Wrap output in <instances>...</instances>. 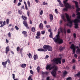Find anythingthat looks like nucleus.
<instances>
[{"instance_id": "nucleus-12", "label": "nucleus", "mask_w": 80, "mask_h": 80, "mask_svg": "<svg viewBox=\"0 0 80 80\" xmlns=\"http://www.w3.org/2000/svg\"><path fill=\"white\" fill-rule=\"evenodd\" d=\"M27 32L25 31H23L22 32V33L24 35V37H27Z\"/></svg>"}, {"instance_id": "nucleus-16", "label": "nucleus", "mask_w": 80, "mask_h": 80, "mask_svg": "<svg viewBox=\"0 0 80 80\" xmlns=\"http://www.w3.org/2000/svg\"><path fill=\"white\" fill-rule=\"evenodd\" d=\"M59 49L60 52H62V51H63L64 49V48L62 47V46H61L59 47Z\"/></svg>"}, {"instance_id": "nucleus-43", "label": "nucleus", "mask_w": 80, "mask_h": 80, "mask_svg": "<svg viewBox=\"0 0 80 80\" xmlns=\"http://www.w3.org/2000/svg\"><path fill=\"white\" fill-rule=\"evenodd\" d=\"M6 23L7 24H8V23H9V19H7V20H6Z\"/></svg>"}, {"instance_id": "nucleus-18", "label": "nucleus", "mask_w": 80, "mask_h": 80, "mask_svg": "<svg viewBox=\"0 0 80 80\" xmlns=\"http://www.w3.org/2000/svg\"><path fill=\"white\" fill-rule=\"evenodd\" d=\"M22 18H23V19L24 21H26L27 19V18L25 16H24L23 15H22L21 17Z\"/></svg>"}, {"instance_id": "nucleus-24", "label": "nucleus", "mask_w": 80, "mask_h": 80, "mask_svg": "<svg viewBox=\"0 0 80 80\" xmlns=\"http://www.w3.org/2000/svg\"><path fill=\"white\" fill-rule=\"evenodd\" d=\"M49 37L50 38H52L53 39V38H53V33H52V32H50V35H49Z\"/></svg>"}, {"instance_id": "nucleus-35", "label": "nucleus", "mask_w": 80, "mask_h": 80, "mask_svg": "<svg viewBox=\"0 0 80 80\" xmlns=\"http://www.w3.org/2000/svg\"><path fill=\"white\" fill-rule=\"evenodd\" d=\"M28 80H33L32 78V76H30L29 77Z\"/></svg>"}, {"instance_id": "nucleus-46", "label": "nucleus", "mask_w": 80, "mask_h": 80, "mask_svg": "<svg viewBox=\"0 0 80 80\" xmlns=\"http://www.w3.org/2000/svg\"><path fill=\"white\" fill-rule=\"evenodd\" d=\"M20 48L19 47H17V52H18V51H19V50H20Z\"/></svg>"}, {"instance_id": "nucleus-48", "label": "nucleus", "mask_w": 80, "mask_h": 80, "mask_svg": "<svg viewBox=\"0 0 80 80\" xmlns=\"http://www.w3.org/2000/svg\"><path fill=\"white\" fill-rule=\"evenodd\" d=\"M36 38L37 39H38V38H40V36H36Z\"/></svg>"}, {"instance_id": "nucleus-29", "label": "nucleus", "mask_w": 80, "mask_h": 80, "mask_svg": "<svg viewBox=\"0 0 80 80\" xmlns=\"http://www.w3.org/2000/svg\"><path fill=\"white\" fill-rule=\"evenodd\" d=\"M27 3L28 5V7H31V6L30 5V2L29 1H27Z\"/></svg>"}, {"instance_id": "nucleus-9", "label": "nucleus", "mask_w": 80, "mask_h": 80, "mask_svg": "<svg viewBox=\"0 0 80 80\" xmlns=\"http://www.w3.org/2000/svg\"><path fill=\"white\" fill-rule=\"evenodd\" d=\"M23 25L26 27V28H28V23H27V22L25 21H24L23 22Z\"/></svg>"}, {"instance_id": "nucleus-59", "label": "nucleus", "mask_w": 80, "mask_h": 80, "mask_svg": "<svg viewBox=\"0 0 80 80\" xmlns=\"http://www.w3.org/2000/svg\"><path fill=\"white\" fill-rule=\"evenodd\" d=\"M46 27H47V28H50V25H47L46 26Z\"/></svg>"}, {"instance_id": "nucleus-3", "label": "nucleus", "mask_w": 80, "mask_h": 80, "mask_svg": "<svg viewBox=\"0 0 80 80\" xmlns=\"http://www.w3.org/2000/svg\"><path fill=\"white\" fill-rule=\"evenodd\" d=\"M53 40H54L55 43H58L59 44H62L63 43V39L60 38V37L56 38H53Z\"/></svg>"}, {"instance_id": "nucleus-22", "label": "nucleus", "mask_w": 80, "mask_h": 80, "mask_svg": "<svg viewBox=\"0 0 80 80\" xmlns=\"http://www.w3.org/2000/svg\"><path fill=\"white\" fill-rule=\"evenodd\" d=\"M78 16H77V18L78 19H80V12H77V14Z\"/></svg>"}, {"instance_id": "nucleus-4", "label": "nucleus", "mask_w": 80, "mask_h": 80, "mask_svg": "<svg viewBox=\"0 0 80 80\" xmlns=\"http://www.w3.org/2000/svg\"><path fill=\"white\" fill-rule=\"evenodd\" d=\"M53 68H54L53 70L51 72V74L54 77H56V73H57V71L58 70V67L55 65L53 66Z\"/></svg>"}, {"instance_id": "nucleus-10", "label": "nucleus", "mask_w": 80, "mask_h": 80, "mask_svg": "<svg viewBox=\"0 0 80 80\" xmlns=\"http://www.w3.org/2000/svg\"><path fill=\"white\" fill-rule=\"evenodd\" d=\"M7 61L2 62V65H3L4 68H6V66H7Z\"/></svg>"}, {"instance_id": "nucleus-44", "label": "nucleus", "mask_w": 80, "mask_h": 80, "mask_svg": "<svg viewBox=\"0 0 80 80\" xmlns=\"http://www.w3.org/2000/svg\"><path fill=\"white\" fill-rule=\"evenodd\" d=\"M63 32L65 34H66V29L64 28L63 29Z\"/></svg>"}, {"instance_id": "nucleus-49", "label": "nucleus", "mask_w": 80, "mask_h": 80, "mask_svg": "<svg viewBox=\"0 0 80 80\" xmlns=\"http://www.w3.org/2000/svg\"><path fill=\"white\" fill-rule=\"evenodd\" d=\"M30 73L32 74V75H33V71H32V70H30Z\"/></svg>"}, {"instance_id": "nucleus-64", "label": "nucleus", "mask_w": 80, "mask_h": 80, "mask_svg": "<svg viewBox=\"0 0 80 80\" xmlns=\"http://www.w3.org/2000/svg\"><path fill=\"white\" fill-rule=\"evenodd\" d=\"M74 57L75 58H77L78 57V56L76 54H75L74 55Z\"/></svg>"}, {"instance_id": "nucleus-42", "label": "nucleus", "mask_w": 80, "mask_h": 80, "mask_svg": "<svg viewBox=\"0 0 80 80\" xmlns=\"http://www.w3.org/2000/svg\"><path fill=\"white\" fill-rule=\"evenodd\" d=\"M59 4L60 5V6L61 7H64V5L61 2V3H59Z\"/></svg>"}, {"instance_id": "nucleus-25", "label": "nucleus", "mask_w": 80, "mask_h": 80, "mask_svg": "<svg viewBox=\"0 0 80 80\" xmlns=\"http://www.w3.org/2000/svg\"><path fill=\"white\" fill-rule=\"evenodd\" d=\"M27 64H22L21 65V67H22V68H25Z\"/></svg>"}, {"instance_id": "nucleus-33", "label": "nucleus", "mask_w": 80, "mask_h": 80, "mask_svg": "<svg viewBox=\"0 0 80 80\" xmlns=\"http://www.w3.org/2000/svg\"><path fill=\"white\" fill-rule=\"evenodd\" d=\"M60 32L62 33H63V28H60Z\"/></svg>"}, {"instance_id": "nucleus-39", "label": "nucleus", "mask_w": 80, "mask_h": 80, "mask_svg": "<svg viewBox=\"0 0 80 80\" xmlns=\"http://www.w3.org/2000/svg\"><path fill=\"white\" fill-rule=\"evenodd\" d=\"M63 76H65V75L67 74V72L66 71H65L64 72H63Z\"/></svg>"}, {"instance_id": "nucleus-31", "label": "nucleus", "mask_w": 80, "mask_h": 80, "mask_svg": "<svg viewBox=\"0 0 80 80\" xmlns=\"http://www.w3.org/2000/svg\"><path fill=\"white\" fill-rule=\"evenodd\" d=\"M76 76L78 77H80V71L78 72V73L76 74Z\"/></svg>"}, {"instance_id": "nucleus-7", "label": "nucleus", "mask_w": 80, "mask_h": 80, "mask_svg": "<svg viewBox=\"0 0 80 80\" xmlns=\"http://www.w3.org/2000/svg\"><path fill=\"white\" fill-rule=\"evenodd\" d=\"M72 2L75 3V4L76 5V8H77L76 11L77 12H77H78L80 11V8H78V2L75 1H73Z\"/></svg>"}, {"instance_id": "nucleus-52", "label": "nucleus", "mask_w": 80, "mask_h": 80, "mask_svg": "<svg viewBox=\"0 0 80 80\" xmlns=\"http://www.w3.org/2000/svg\"><path fill=\"white\" fill-rule=\"evenodd\" d=\"M15 28H16V30H19V28L18 27H17V26H15Z\"/></svg>"}, {"instance_id": "nucleus-19", "label": "nucleus", "mask_w": 80, "mask_h": 80, "mask_svg": "<svg viewBox=\"0 0 80 80\" xmlns=\"http://www.w3.org/2000/svg\"><path fill=\"white\" fill-rule=\"evenodd\" d=\"M61 18H62V19H63V20H64V22H67V20H66V19H65V16H64V15H62L61 16Z\"/></svg>"}, {"instance_id": "nucleus-41", "label": "nucleus", "mask_w": 80, "mask_h": 80, "mask_svg": "<svg viewBox=\"0 0 80 80\" xmlns=\"http://www.w3.org/2000/svg\"><path fill=\"white\" fill-rule=\"evenodd\" d=\"M8 37H11V33H10V32H9L8 33Z\"/></svg>"}, {"instance_id": "nucleus-55", "label": "nucleus", "mask_w": 80, "mask_h": 80, "mask_svg": "<svg viewBox=\"0 0 80 80\" xmlns=\"http://www.w3.org/2000/svg\"><path fill=\"white\" fill-rule=\"evenodd\" d=\"M21 9H25V6L24 5L22 6L21 7Z\"/></svg>"}, {"instance_id": "nucleus-51", "label": "nucleus", "mask_w": 80, "mask_h": 80, "mask_svg": "<svg viewBox=\"0 0 80 80\" xmlns=\"http://www.w3.org/2000/svg\"><path fill=\"white\" fill-rule=\"evenodd\" d=\"M43 10H41V11L40 12V15H42V14H43Z\"/></svg>"}, {"instance_id": "nucleus-50", "label": "nucleus", "mask_w": 80, "mask_h": 80, "mask_svg": "<svg viewBox=\"0 0 80 80\" xmlns=\"http://www.w3.org/2000/svg\"><path fill=\"white\" fill-rule=\"evenodd\" d=\"M42 5H48V3H45V2H43Z\"/></svg>"}, {"instance_id": "nucleus-26", "label": "nucleus", "mask_w": 80, "mask_h": 80, "mask_svg": "<svg viewBox=\"0 0 80 80\" xmlns=\"http://www.w3.org/2000/svg\"><path fill=\"white\" fill-rule=\"evenodd\" d=\"M31 31L32 32H35L36 30L35 27H33L32 28Z\"/></svg>"}, {"instance_id": "nucleus-36", "label": "nucleus", "mask_w": 80, "mask_h": 80, "mask_svg": "<svg viewBox=\"0 0 80 80\" xmlns=\"http://www.w3.org/2000/svg\"><path fill=\"white\" fill-rule=\"evenodd\" d=\"M72 78H71V77L68 78L66 79V80H72Z\"/></svg>"}, {"instance_id": "nucleus-28", "label": "nucleus", "mask_w": 80, "mask_h": 80, "mask_svg": "<svg viewBox=\"0 0 80 80\" xmlns=\"http://www.w3.org/2000/svg\"><path fill=\"white\" fill-rule=\"evenodd\" d=\"M40 31H38L37 32V33L36 34V35L37 36H40Z\"/></svg>"}, {"instance_id": "nucleus-15", "label": "nucleus", "mask_w": 80, "mask_h": 80, "mask_svg": "<svg viewBox=\"0 0 80 80\" xmlns=\"http://www.w3.org/2000/svg\"><path fill=\"white\" fill-rule=\"evenodd\" d=\"M76 48H78L77 50V52L78 53H80V49L79 48L78 46H75V49H76Z\"/></svg>"}, {"instance_id": "nucleus-17", "label": "nucleus", "mask_w": 80, "mask_h": 80, "mask_svg": "<svg viewBox=\"0 0 80 80\" xmlns=\"http://www.w3.org/2000/svg\"><path fill=\"white\" fill-rule=\"evenodd\" d=\"M38 51L39 52H46L45 49L42 48H39L38 49Z\"/></svg>"}, {"instance_id": "nucleus-37", "label": "nucleus", "mask_w": 80, "mask_h": 80, "mask_svg": "<svg viewBox=\"0 0 80 80\" xmlns=\"http://www.w3.org/2000/svg\"><path fill=\"white\" fill-rule=\"evenodd\" d=\"M41 34L42 35H44L45 34V31H42L41 32Z\"/></svg>"}, {"instance_id": "nucleus-5", "label": "nucleus", "mask_w": 80, "mask_h": 80, "mask_svg": "<svg viewBox=\"0 0 80 80\" xmlns=\"http://www.w3.org/2000/svg\"><path fill=\"white\" fill-rule=\"evenodd\" d=\"M61 60H62L61 58H58L57 59L56 58H54L52 60V61L54 62L55 63L56 65H58V63H59V64H61V63H62Z\"/></svg>"}, {"instance_id": "nucleus-54", "label": "nucleus", "mask_w": 80, "mask_h": 80, "mask_svg": "<svg viewBox=\"0 0 80 80\" xmlns=\"http://www.w3.org/2000/svg\"><path fill=\"white\" fill-rule=\"evenodd\" d=\"M75 62H76V61H75V60L74 59H72V63H75Z\"/></svg>"}, {"instance_id": "nucleus-11", "label": "nucleus", "mask_w": 80, "mask_h": 80, "mask_svg": "<svg viewBox=\"0 0 80 80\" xmlns=\"http://www.w3.org/2000/svg\"><path fill=\"white\" fill-rule=\"evenodd\" d=\"M9 51H10V47L9 46H7L6 48V53L7 54L8 52H9Z\"/></svg>"}, {"instance_id": "nucleus-2", "label": "nucleus", "mask_w": 80, "mask_h": 80, "mask_svg": "<svg viewBox=\"0 0 80 80\" xmlns=\"http://www.w3.org/2000/svg\"><path fill=\"white\" fill-rule=\"evenodd\" d=\"M68 1V0H65L63 1V3L64 4V6L65 7V8H64L63 9V11H66V12L68 11V8H72V6L71 5L69 4L68 3H67V2Z\"/></svg>"}, {"instance_id": "nucleus-20", "label": "nucleus", "mask_w": 80, "mask_h": 80, "mask_svg": "<svg viewBox=\"0 0 80 80\" xmlns=\"http://www.w3.org/2000/svg\"><path fill=\"white\" fill-rule=\"evenodd\" d=\"M33 58H34V60H36L37 59H38V55H37V54L34 55L33 56Z\"/></svg>"}, {"instance_id": "nucleus-63", "label": "nucleus", "mask_w": 80, "mask_h": 80, "mask_svg": "<svg viewBox=\"0 0 80 80\" xmlns=\"http://www.w3.org/2000/svg\"><path fill=\"white\" fill-rule=\"evenodd\" d=\"M46 80H50V77H48L47 78Z\"/></svg>"}, {"instance_id": "nucleus-34", "label": "nucleus", "mask_w": 80, "mask_h": 80, "mask_svg": "<svg viewBox=\"0 0 80 80\" xmlns=\"http://www.w3.org/2000/svg\"><path fill=\"white\" fill-rule=\"evenodd\" d=\"M28 56L29 58H32V55H31V53H29Z\"/></svg>"}, {"instance_id": "nucleus-32", "label": "nucleus", "mask_w": 80, "mask_h": 80, "mask_svg": "<svg viewBox=\"0 0 80 80\" xmlns=\"http://www.w3.org/2000/svg\"><path fill=\"white\" fill-rule=\"evenodd\" d=\"M18 13L20 15H22V12L20 10H19L18 11Z\"/></svg>"}, {"instance_id": "nucleus-38", "label": "nucleus", "mask_w": 80, "mask_h": 80, "mask_svg": "<svg viewBox=\"0 0 80 80\" xmlns=\"http://www.w3.org/2000/svg\"><path fill=\"white\" fill-rule=\"evenodd\" d=\"M19 51L20 52L21 55H22V51H23V48L20 49L19 50Z\"/></svg>"}, {"instance_id": "nucleus-47", "label": "nucleus", "mask_w": 80, "mask_h": 80, "mask_svg": "<svg viewBox=\"0 0 80 80\" xmlns=\"http://www.w3.org/2000/svg\"><path fill=\"white\" fill-rule=\"evenodd\" d=\"M62 63H65V59H62Z\"/></svg>"}, {"instance_id": "nucleus-60", "label": "nucleus", "mask_w": 80, "mask_h": 80, "mask_svg": "<svg viewBox=\"0 0 80 80\" xmlns=\"http://www.w3.org/2000/svg\"><path fill=\"white\" fill-rule=\"evenodd\" d=\"M25 8L27 10H28V7H27V5L25 6Z\"/></svg>"}, {"instance_id": "nucleus-21", "label": "nucleus", "mask_w": 80, "mask_h": 80, "mask_svg": "<svg viewBox=\"0 0 80 80\" xmlns=\"http://www.w3.org/2000/svg\"><path fill=\"white\" fill-rule=\"evenodd\" d=\"M60 31H58L57 35H56V38H59V37H60Z\"/></svg>"}, {"instance_id": "nucleus-56", "label": "nucleus", "mask_w": 80, "mask_h": 80, "mask_svg": "<svg viewBox=\"0 0 80 80\" xmlns=\"http://www.w3.org/2000/svg\"><path fill=\"white\" fill-rule=\"evenodd\" d=\"M49 57V56H48V55H46V57H45V59H47V58H48Z\"/></svg>"}, {"instance_id": "nucleus-6", "label": "nucleus", "mask_w": 80, "mask_h": 80, "mask_svg": "<svg viewBox=\"0 0 80 80\" xmlns=\"http://www.w3.org/2000/svg\"><path fill=\"white\" fill-rule=\"evenodd\" d=\"M43 49H45V51L47 52V50L48 51L52 52V47L49 45H44L43 46Z\"/></svg>"}, {"instance_id": "nucleus-23", "label": "nucleus", "mask_w": 80, "mask_h": 80, "mask_svg": "<svg viewBox=\"0 0 80 80\" xmlns=\"http://www.w3.org/2000/svg\"><path fill=\"white\" fill-rule=\"evenodd\" d=\"M51 65L50 64L48 65L47 67L46 68V70H48L50 68V67H51Z\"/></svg>"}, {"instance_id": "nucleus-30", "label": "nucleus", "mask_w": 80, "mask_h": 80, "mask_svg": "<svg viewBox=\"0 0 80 80\" xmlns=\"http://www.w3.org/2000/svg\"><path fill=\"white\" fill-rule=\"evenodd\" d=\"M37 70L38 71V73H39L40 72V66H38L37 68Z\"/></svg>"}, {"instance_id": "nucleus-13", "label": "nucleus", "mask_w": 80, "mask_h": 80, "mask_svg": "<svg viewBox=\"0 0 80 80\" xmlns=\"http://www.w3.org/2000/svg\"><path fill=\"white\" fill-rule=\"evenodd\" d=\"M49 17H50V19L51 21H52L53 19V16L52 14H49Z\"/></svg>"}, {"instance_id": "nucleus-53", "label": "nucleus", "mask_w": 80, "mask_h": 80, "mask_svg": "<svg viewBox=\"0 0 80 80\" xmlns=\"http://www.w3.org/2000/svg\"><path fill=\"white\" fill-rule=\"evenodd\" d=\"M6 61H7V62H8V63H10V60H9V59H7Z\"/></svg>"}, {"instance_id": "nucleus-62", "label": "nucleus", "mask_w": 80, "mask_h": 80, "mask_svg": "<svg viewBox=\"0 0 80 80\" xmlns=\"http://www.w3.org/2000/svg\"><path fill=\"white\" fill-rule=\"evenodd\" d=\"M75 16H76V15H75V14H74V13L72 14V17H75Z\"/></svg>"}, {"instance_id": "nucleus-45", "label": "nucleus", "mask_w": 80, "mask_h": 80, "mask_svg": "<svg viewBox=\"0 0 80 80\" xmlns=\"http://www.w3.org/2000/svg\"><path fill=\"white\" fill-rule=\"evenodd\" d=\"M55 12L56 13H58V12L57 11V9H55Z\"/></svg>"}, {"instance_id": "nucleus-1", "label": "nucleus", "mask_w": 80, "mask_h": 80, "mask_svg": "<svg viewBox=\"0 0 80 80\" xmlns=\"http://www.w3.org/2000/svg\"><path fill=\"white\" fill-rule=\"evenodd\" d=\"M65 15L66 16V17L67 18L68 22V24H66L67 26H68L70 27H72V24L73 22L75 23V28H78V23H80V20L78 19H75L74 20H71V18H70L69 15L67 14V13H65Z\"/></svg>"}, {"instance_id": "nucleus-14", "label": "nucleus", "mask_w": 80, "mask_h": 80, "mask_svg": "<svg viewBox=\"0 0 80 80\" xmlns=\"http://www.w3.org/2000/svg\"><path fill=\"white\" fill-rule=\"evenodd\" d=\"M39 28L41 29V30H42L43 28V25L42 23H41L39 26Z\"/></svg>"}, {"instance_id": "nucleus-40", "label": "nucleus", "mask_w": 80, "mask_h": 80, "mask_svg": "<svg viewBox=\"0 0 80 80\" xmlns=\"http://www.w3.org/2000/svg\"><path fill=\"white\" fill-rule=\"evenodd\" d=\"M67 32L68 33H70L71 32V31H70V29H68L67 30Z\"/></svg>"}, {"instance_id": "nucleus-58", "label": "nucleus", "mask_w": 80, "mask_h": 80, "mask_svg": "<svg viewBox=\"0 0 80 80\" xmlns=\"http://www.w3.org/2000/svg\"><path fill=\"white\" fill-rule=\"evenodd\" d=\"M12 78H13V79H15V74H12Z\"/></svg>"}, {"instance_id": "nucleus-27", "label": "nucleus", "mask_w": 80, "mask_h": 80, "mask_svg": "<svg viewBox=\"0 0 80 80\" xmlns=\"http://www.w3.org/2000/svg\"><path fill=\"white\" fill-rule=\"evenodd\" d=\"M48 72H44L43 71H42V75H48Z\"/></svg>"}, {"instance_id": "nucleus-8", "label": "nucleus", "mask_w": 80, "mask_h": 80, "mask_svg": "<svg viewBox=\"0 0 80 80\" xmlns=\"http://www.w3.org/2000/svg\"><path fill=\"white\" fill-rule=\"evenodd\" d=\"M71 49H72L73 54H75V46L73 44H72L70 47Z\"/></svg>"}, {"instance_id": "nucleus-61", "label": "nucleus", "mask_w": 80, "mask_h": 80, "mask_svg": "<svg viewBox=\"0 0 80 80\" xmlns=\"http://www.w3.org/2000/svg\"><path fill=\"white\" fill-rule=\"evenodd\" d=\"M73 36L74 37V38H75L76 37V34L74 33L73 34Z\"/></svg>"}, {"instance_id": "nucleus-57", "label": "nucleus", "mask_w": 80, "mask_h": 80, "mask_svg": "<svg viewBox=\"0 0 80 80\" xmlns=\"http://www.w3.org/2000/svg\"><path fill=\"white\" fill-rule=\"evenodd\" d=\"M54 67L53 66H52V67H50V68H49V70H52V69H53V68Z\"/></svg>"}]
</instances>
